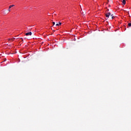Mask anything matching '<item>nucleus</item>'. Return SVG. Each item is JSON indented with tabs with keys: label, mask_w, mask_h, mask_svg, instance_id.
<instances>
[{
	"label": "nucleus",
	"mask_w": 131,
	"mask_h": 131,
	"mask_svg": "<svg viewBox=\"0 0 131 131\" xmlns=\"http://www.w3.org/2000/svg\"><path fill=\"white\" fill-rule=\"evenodd\" d=\"M13 7H15V5H10L9 6V9H8L9 12H11V9H11V8H13Z\"/></svg>",
	"instance_id": "7ed1b4c3"
},
{
	"label": "nucleus",
	"mask_w": 131,
	"mask_h": 131,
	"mask_svg": "<svg viewBox=\"0 0 131 131\" xmlns=\"http://www.w3.org/2000/svg\"><path fill=\"white\" fill-rule=\"evenodd\" d=\"M19 40H20L21 41H23V38H20L19 39Z\"/></svg>",
	"instance_id": "1a4fd4ad"
},
{
	"label": "nucleus",
	"mask_w": 131,
	"mask_h": 131,
	"mask_svg": "<svg viewBox=\"0 0 131 131\" xmlns=\"http://www.w3.org/2000/svg\"><path fill=\"white\" fill-rule=\"evenodd\" d=\"M6 60H7V59L5 58V61H6Z\"/></svg>",
	"instance_id": "f8f14e48"
},
{
	"label": "nucleus",
	"mask_w": 131,
	"mask_h": 131,
	"mask_svg": "<svg viewBox=\"0 0 131 131\" xmlns=\"http://www.w3.org/2000/svg\"><path fill=\"white\" fill-rule=\"evenodd\" d=\"M80 8H81V11H82V8H81V6H80Z\"/></svg>",
	"instance_id": "9b49d317"
},
{
	"label": "nucleus",
	"mask_w": 131,
	"mask_h": 131,
	"mask_svg": "<svg viewBox=\"0 0 131 131\" xmlns=\"http://www.w3.org/2000/svg\"><path fill=\"white\" fill-rule=\"evenodd\" d=\"M62 23H59L58 24H56V26H59V25H61Z\"/></svg>",
	"instance_id": "39448f33"
},
{
	"label": "nucleus",
	"mask_w": 131,
	"mask_h": 131,
	"mask_svg": "<svg viewBox=\"0 0 131 131\" xmlns=\"http://www.w3.org/2000/svg\"><path fill=\"white\" fill-rule=\"evenodd\" d=\"M126 2L125 1V0H123L122 1V5L124 6V5H125Z\"/></svg>",
	"instance_id": "20e7f679"
},
{
	"label": "nucleus",
	"mask_w": 131,
	"mask_h": 131,
	"mask_svg": "<svg viewBox=\"0 0 131 131\" xmlns=\"http://www.w3.org/2000/svg\"><path fill=\"white\" fill-rule=\"evenodd\" d=\"M111 16L112 17V19H114V16H113V14H112Z\"/></svg>",
	"instance_id": "0eeeda50"
},
{
	"label": "nucleus",
	"mask_w": 131,
	"mask_h": 131,
	"mask_svg": "<svg viewBox=\"0 0 131 131\" xmlns=\"http://www.w3.org/2000/svg\"><path fill=\"white\" fill-rule=\"evenodd\" d=\"M128 26L130 27L131 26V23L128 24Z\"/></svg>",
	"instance_id": "6e6552de"
},
{
	"label": "nucleus",
	"mask_w": 131,
	"mask_h": 131,
	"mask_svg": "<svg viewBox=\"0 0 131 131\" xmlns=\"http://www.w3.org/2000/svg\"><path fill=\"white\" fill-rule=\"evenodd\" d=\"M26 36H28V35H32V33L31 32H28L26 33Z\"/></svg>",
	"instance_id": "f03ea898"
},
{
	"label": "nucleus",
	"mask_w": 131,
	"mask_h": 131,
	"mask_svg": "<svg viewBox=\"0 0 131 131\" xmlns=\"http://www.w3.org/2000/svg\"><path fill=\"white\" fill-rule=\"evenodd\" d=\"M14 40H15V38L9 39V40H12V41H14Z\"/></svg>",
	"instance_id": "423d86ee"
},
{
	"label": "nucleus",
	"mask_w": 131,
	"mask_h": 131,
	"mask_svg": "<svg viewBox=\"0 0 131 131\" xmlns=\"http://www.w3.org/2000/svg\"><path fill=\"white\" fill-rule=\"evenodd\" d=\"M111 15V13L110 12H108L106 14H105V16L106 18H109V16Z\"/></svg>",
	"instance_id": "f257e3e1"
},
{
	"label": "nucleus",
	"mask_w": 131,
	"mask_h": 131,
	"mask_svg": "<svg viewBox=\"0 0 131 131\" xmlns=\"http://www.w3.org/2000/svg\"><path fill=\"white\" fill-rule=\"evenodd\" d=\"M53 25H55V22H53Z\"/></svg>",
	"instance_id": "9d476101"
}]
</instances>
